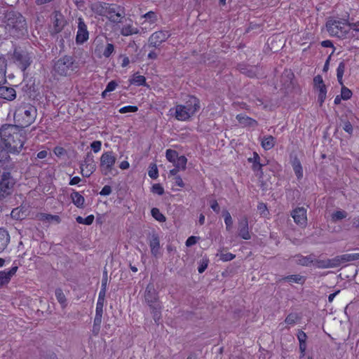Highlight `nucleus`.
Returning <instances> with one entry per match:
<instances>
[{"mask_svg":"<svg viewBox=\"0 0 359 359\" xmlns=\"http://www.w3.org/2000/svg\"><path fill=\"white\" fill-rule=\"evenodd\" d=\"M37 116V110L30 104L23 103L16 107L13 118L15 126L24 129L33 123Z\"/></svg>","mask_w":359,"mask_h":359,"instance_id":"nucleus-1","label":"nucleus"},{"mask_svg":"<svg viewBox=\"0 0 359 359\" xmlns=\"http://www.w3.org/2000/svg\"><path fill=\"white\" fill-rule=\"evenodd\" d=\"M5 29L13 37L19 38L27 33L25 18L19 13L9 12L6 16Z\"/></svg>","mask_w":359,"mask_h":359,"instance_id":"nucleus-2","label":"nucleus"},{"mask_svg":"<svg viewBox=\"0 0 359 359\" xmlns=\"http://www.w3.org/2000/svg\"><path fill=\"white\" fill-rule=\"evenodd\" d=\"M200 109V102L194 96H190L184 104H177L170 111H174V116L178 121H187Z\"/></svg>","mask_w":359,"mask_h":359,"instance_id":"nucleus-3","label":"nucleus"},{"mask_svg":"<svg viewBox=\"0 0 359 359\" xmlns=\"http://www.w3.org/2000/svg\"><path fill=\"white\" fill-rule=\"evenodd\" d=\"M15 184L16 180L10 172L0 168V202L6 201L13 195Z\"/></svg>","mask_w":359,"mask_h":359,"instance_id":"nucleus-4","label":"nucleus"},{"mask_svg":"<svg viewBox=\"0 0 359 359\" xmlns=\"http://www.w3.org/2000/svg\"><path fill=\"white\" fill-rule=\"evenodd\" d=\"M77 68L78 65L73 57L65 55L54 62L53 72L55 76H67Z\"/></svg>","mask_w":359,"mask_h":359,"instance_id":"nucleus-5","label":"nucleus"},{"mask_svg":"<svg viewBox=\"0 0 359 359\" xmlns=\"http://www.w3.org/2000/svg\"><path fill=\"white\" fill-rule=\"evenodd\" d=\"M348 21L347 19H342V21L340 20H330L327 22L326 27L327 31L332 36H335L339 38H350L354 37L355 35L352 32H350L349 30H346L344 25L348 27Z\"/></svg>","mask_w":359,"mask_h":359,"instance_id":"nucleus-6","label":"nucleus"},{"mask_svg":"<svg viewBox=\"0 0 359 359\" xmlns=\"http://www.w3.org/2000/svg\"><path fill=\"white\" fill-rule=\"evenodd\" d=\"M144 298L146 302L149 304L151 309H153L154 319L156 322H157V320H158L160 318L161 306L157 302V293L153 285H147L144 292Z\"/></svg>","mask_w":359,"mask_h":359,"instance_id":"nucleus-7","label":"nucleus"},{"mask_svg":"<svg viewBox=\"0 0 359 359\" xmlns=\"http://www.w3.org/2000/svg\"><path fill=\"white\" fill-rule=\"evenodd\" d=\"M124 8L116 4H109L107 10V18L114 23H121L125 18Z\"/></svg>","mask_w":359,"mask_h":359,"instance_id":"nucleus-8","label":"nucleus"},{"mask_svg":"<svg viewBox=\"0 0 359 359\" xmlns=\"http://www.w3.org/2000/svg\"><path fill=\"white\" fill-rule=\"evenodd\" d=\"M116 161V156L112 151H106L100 157V170L104 175H108L112 170Z\"/></svg>","mask_w":359,"mask_h":359,"instance_id":"nucleus-9","label":"nucleus"},{"mask_svg":"<svg viewBox=\"0 0 359 359\" xmlns=\"http://www.w3.org/2000/svg\"><path fill=\"white\" fill-rule=\"evenodd\" d=\"M13 59L18 67L25 71L32 63V57L29 53L23 50H15L13 53Z\"/></svg>","mask_w":359,"mask_h":359,"instance_id":"nucleus-10","label":"nucleus"},{"mask_svg":"<svg viewBox=\"0 0 359 359\" xmlns=\"http://www.w3.org/2000/svg\"><path fill=\"white\" fill-rule=\"evenodd\" d=\"M81 173L83 177H90L95 170L93 156L88 153L85 160L80 163Z\"/></svg>","mask_w":359,"mask_h":359,"instance_id":"nucleus-11","label":"nucleus"},{"mask_svg":"<svg viewBox=\"0 0 359 359\" xmlns=\"http://www.w3.org/2000/svg\"><path fill=\"white\" fill-rule=\"evenodd\" d=\"M167 31H158L153 33L149 39V46L151 47H158L163 42L165 41L170 36Z\"/></svg>","mask_w":359,"mask_h":359,"instance_id":"nucleus-12","label":"nucleus"},{"mask_svg":"<svg viewBox=\"0 0 359 359\" xmlns=\"http://www.w3.org/2000/svg\"><path fill=\"white\" fill-rule=\"evenodd\" d=\"M89 33L87 29V26L85 24L83 18H78V31L76 37V41L77 43H83L88 39Z\"/></svg>","mask_w":359,"mask_h":359,"instance_id":"nucleus-13","label":"nucleus"},{"mask_svg":"<svg viewBox=\"0 0 359 359\" xmlns=\"http://www.w3.org/2000/svg\"><path fill=\"white\" fill-rule=\"evenodd\" d=\"M313 84L314 87L319 91L318 101L322 104L326 98L327 89L320 75H317L314 77Z\"/></svg>","mask_w":359,"mask_h":359,"instance_id":"nucleus-14","label":"nucleus"},{"mask_svg":"<svg viewBox=\"0 0 359 359\" xmlns=\"http://www.w3.org/2000/svg\"><path fill=\"white\" fill-rule=\"evenodd\" d=\"M291 215L294 222L299 226H306L307 223L306 210L304 208H297L292 210Z\"/></svg>","mask_w":359,"mask_h":359,"instance_id":"nucleus-15","label":"nucleus"},{"mask_svg":"<svg viewBox=\"0 0 359 359\" xmlns=\"http://www.w3.org/2000/svg\"><path fill=\"white\" fill-rule=\"evenodd\" d=\"M149 245L151 249V255L155 257H158L161 255V245L158 234L153 233L149 236Z\"/></svg>","mask_w":359,"mask_h":359,"instance_id":"nucleus-16","label":"nucleus"},{"mask_svg":"<svg viewBox=\"0 0 359 359\" xmlns=\"http://www.w3.org/2000/svg\"><path fill=\"white\" fill-rule=\"evenodd\" d=\"M238 236L245 240L251 238L248 228V220L246 217H244L238 222Z\"/></svg>","mask_w":359,"mask_h":359,"instance_id":"nucleus-17","label":"nucleus"},{"mask_svg":"<svg viewBox=\"0 0 359 359\" xmlns=\"http://www.w3.org/2000/svg\"><path fill=\"white\" fill-rule=\"evenodd\" d=\"M351 262L348 254H344L340 256H337L332 259L328 260V263L323 266L327 267H337L341 264Z\"/></svg>","mask_w":359,"mask_h":359,"instance_id":"nucleus-18","label":"nucleus"},{"mask_svg":"<svg viewBox=\"0 0 359 359\" xmlns=\"http://www.w3.org/2000/svg\"><path fill=\"white\" fill-rule=\"evenodd\" d=\"M18 266H13L8 271H0V285H4L9 283L11 277L16 273Z\"/></svg>","mask_w":359,"mask_h":359,"instance_id":"nucleus-19","label":"nucleus"},{"mask_svg":"<svg viewBox=\"0 0 359 359\" xmlns=\"http://www.w3.org/2000/svg\"><path fill=\"white\" fill-rule=\"evenodd\" d=\"M0 97L7 100H13L16 97L15 90L11 87L0 86Z\"/></svg>","mask_w":359,"mask_h":359,"instance_id":"nucleus-20","label":"nucleus"},{"mask_svg":"<svg viewBox=\"0 0 359 359\" xmlns=\"http://www.w3.org/2000/svg\"><path fill=\"white\" fill-rule=\"evenodd\" d=\"M295 262L297 264L302 265V266H309L314 261V255H310L309 256H302L300 255H296L294 257Z\"/></svg>","mask_w":359,"mask_h":359,"instance_id":"nucleus-21","label":"nucleus"},{"mask_svg":"<svg viewBox=\"0 0 359 359\" xmlns=\"http://www.w3.org/2000/svg\"><path fill=\"white\" fill-rule=\"evenodd\" d=\"M10 241V236L7 231L0 229V252L4 251Z\"/></svg>","mask_w":359,"mask_h":359,"instance_id":"nucleus-22","label":"nucleus"},{"mask_svg":"<svg viewBox=\"0 0 359 359\" xmlns=\"http://www.w3.org/2000/svg\"><path fill=\"white\" fill-rule=\"evenodd\" d=\"M236 118L241 124L245 126H256L257 125V122L255 120L242 114L237 115Z\"/></svg>","mask_w":359,"mask_h":359,"instance_id":"nucleus-23","label":"nucleus"},{"mask_svg":"<svg viewBox=\"0 0 359 359\" xmlns=\"http://www.w3.org/2000/svg\"><path fill=\"white\" fill-rule=\"evenodd\" d=\"M286 281L288 283H296L299 284H303L305 281V278L304 276L295 274V275H290L280 279L279 281Z\"/></svg>","mask_w":359,"mask_h":359,"instance_id":"nucleus-24","label":"nucleus"},{"mask_svg":"<svg viewBox=\"0 0 359 359\" xmlns=\"http://www.w3.org/2000/svg\"><path fill=\"white\" fill-rule=\"evenodd\" d=\"M54 27L55 32H60L65 25V20L63 16L60 13H56L55 15Z\"/></svg>","mask_w":359,"mask_h":359,"instance_id":"nucleus-25","label":"nucleus"},{"mask_svg":"<svg viewBox=\"0 0 359 359\" xmlns=\"http://www.w3.org/2000/svg\"><path fill=\"white\" fill-rule=\"evenodd\" d=\"M71 198L72 200L73 203L78 208L83 207L85 199L82 195H81L79 192L74 191L71 194Z\"/></svg>","mask_w":359,"mask_h":359,"instance_id":"nucleus-26","label":"nucleus"},{"mask_svg":"<svg viewBox=\"0 0 359 359\" xmlns=\"http://www.w3.org/2000/svg\"><path fill=\"white\" fill-rule=\"evenodd\" d=\"M276 139L271 135H268L263 138L262 146L265 150H269L274 147Z\"/></svg>","mask_w":359,"mask_h":359,"instance_id":"nucleus-27","label":"nucleus"},{"mask_svg":"<svg viewBox=\"0 0 359 359\" xmlns=\"http://www.w3.org/2000/svg\"><path fill=\"white\" fill-rule=\"evenodd\" d=\"M107 6H109V4H95L93 6V10L94 11V12H95L96 13L100 15H105L106 16V14H107Z\"/></svg>","mask_w":359,"mask_h":359,"instance_id":"nucleus-28","label":"nucleus"},{"mask_svg":"<svg viewBox=\"0 0 359 359\" xmlns=\"http://www.w3.org/2000/svg\"><path fill=\"white\" fill-rule=\"evenodd\" d=\"M137 33V28L133 27L131 25H126L123 26L121 30V34L123 36H130Z\"/></svg>","mask_w":359,"mask_h":359,"instance_id":"nucleus-29","label":"nucleus"},{"mask_svg":"<svg viewBox=\"0 0 359 359\" xmlns=\"http://www.w3.org/2000/svg\"><path fill=\"white\" fill-rule=\"evenodd\" d=\"M55 297L58 302L60 304L62 308L66 307L67 306V299L63 293L62 290L60 288H57L55 292Z\"/></svg>","mask_w":359,"mask_h":359,"instance_id":"nucleus-30","label":"nucleus"},{"mask_svg":"<svg viewBox=\"0 0 359 359\" xmlns=\"http://www.w3.org/2000/svg\"><path fill=\"white\" fill-rule=\"evenodd\" d=\"M345 69H346V64L344 61H342L339 64V66L337 69V81L340 85L343 84V75H344Z\"/></svg>","mask_w":359,"mask_h":359,"instance_id":"nucleus-31","label":"nucleus"},{"mask_svg":"<svg viewBox=\"0 0 359 359\" xmlns=\"http://www.w3.org/2000/svg\"><path fill=\"white\" fill-rule=\"evenodd\" d=\"M292 167L297 177L298 178L302 177L303 175L302 167L300 161L297 158L292 161Z\"/></svg>","mask_w":359,"mask_h":359,"instance_id":"nucleus-32","label":"nucleus"},{"mask_svg":"<svg viewBox=\"0 0 359 359\" xmlns=\"http://www.w3.org/2000/svg\"><path fill=\"white\" fill-rule=\"evenodd\" d=\"M114 46L112 43H107L102 53L104 57L108 58L114 53Z\"/></svg>","mask_w":359,"mask_h":359,"instance_id":"nucleus-33","label":"nucleus"},{"mask_svg":"<svg viewBox=\"0 0 359 359\" xmlns=\"http://www.w3.org/2000/svg\"><path fill=\"white\" fill-rule=\"evenodd\" d=\"M187 162V158L184 156H180L176 159L175 163H173V165L180 170H184L186 169Z\"/></svg>","mask_w":359,"mask_h":359,"instance_id":"nucleus-34","label":"nucleus"},{"mask_svg":"<svg viewBox=\"0 0 359 359\" xmlns=\"http://www.w3.org/2000/svg\"><path fill=\"white\" fill-rule=\"evenodd\" d=\"M167 160L171 163H175L176 159L179 157L178 153L173 149H167L165 152Z\"/></svg>","mask_w":359,"mask_h":359,"instance_id":"nucleus-35","label":"nucleus"},{"mask_svg":"<svg viewBox=\"0 0 359 359\" xmlns=\"http://www.w3.org/2000/svg\"><path fill=\"white\" fill-rule=\"evenodd\" d=\"M347 215L348 213L345 210H338L332 215V220L335 222L346 218Z\"/></svg>","mask_w":359,"mask_h":359,"instance_id":"nucleus-36","label":"nucleus"},{"mask_svg":"<svg viewBox=\"0 0 359 359\" xmlns=\"http://www.w3.org/2000/svg\"><path fill=\"white\" fill-rule=\"evenodd\" d=\"M40 220L41 221H55L57 223H59L60 222V218L57 215H53L50 214H46L43 213L40 215Z\"/></svg>","mask_w":359,"mask_h":359,"instance_id":"nucleus-37","label":"nucleus"},{"mask_svg":"<svg viewBox=\"0 0 359 359\" xmlns=\"http://www.w3.org/2000/svg\"><path fill=\"white\" fill-rule=\"evenodd\" d=\"M151 215L158 222L165 221V217L156 208H153L151 210Z\"/></svg>","mask_w":359,"mask_h":359,"instance_id":"nucleus-38","label":"nucleus"},{"mask_svg":"<svg viewBox=\"0 0 359 359\" xmlns=\"http://www.w3.org/2000/svg\"><path fill=\"white\" fill-rule=\"evenodd\" d=\"M6 60L4 57H0V83L4 80L6 75Z\"/></svg>","mask_w":359,"mask_h":359,"instance_id":"nucleus-39","label":"nucleus"},{"mask_svg":"<svg viewBox=\"0 0 359 359\" xmlns=\"http://www.w3.org/2000/svg\"><path fill=\"white\" fill-rule=\"evenodd\" d=\"M146 82V79L144 76L135 74L131 81V83L137 86H144Z\"/></svg>","mask_w":359,"mask_h":359,"instance_id":"nucleus-40","label":"nucleus"},{"mask_svg":"<svg viewBox=\"0 0 359 359\" xmlns=\"http://www.w3.org/2000/svg\"><path fill=\"white\" fill-rule=\"evenodd\" d=\"M224 222L226 224V230L229 231L231 230L233 224V219L230 215V213L228 211L224 212Z\"/></svg>","mask_w":359,"mask_h":359,"instance_id":"nucleus-41","label":"nucleus"},{"mask_svg":"<svg viewBox=\"0 0 359 359\" xmlns=\"http://www.w3.org/2000/svg\"><path fill=\"white\" fill-rule=\"evenodd\" d=\"M341 86V98L344 100H347L350 99L352 96V92L346 86H344V83Z\"/></svg>","mask_w":359,"mask_h":359,"instance_id":"nucleus-42","label":"nucleus"},{"mask_svg":"<svg viewBox=\"0 0 359 359\" xmlns=\"http://www.w3.org/2000/svg\"><path fill=\"white\" fill-rule=\"evenodd\" d=\"M298 316L296 313H290L285 318V323L289 325H293L295 324Z\"/></svg>","mask_w":359,"mask_h":359,"instance_id":"nucleus-43","label":"nucleus"},{"mask_svg":"<svg viewBox=\"0 0 359 359\" xmlns=\"http://www.w3.org/2000/svg\"><path fill=\"white\" fill-rule=\"evenodd\" d=\"M148 175L151 179H156L158 177V171L156 165L153 164L150 165Z\"/></svg>","mask_w":359,"mask_h":359,"instance_id":"nucleus-44","label":"nucleus"},{"mask_svg":"<svg viewBox=\"0 0 359 359\" xmlns=\"http://www.w3.org/2000/svg\"><path fill=\"white\" fill-rule=\"evenodd\" d=\"M145 18V21H149L150 23H154L156 20V15L153 11H149L142 16Z\"/></svg>","mask_w":359,"mask_h":359,"instance_id":"nucleus-45","label":"nucleus"},{"mask_svg":"<svg viewBox=\"0 0 359 359\" xmlns=\"http://www.w3.org/2000/svg\"><path fill=\"white\" fill-rule=\"evenodd\" d=\"M208 262L209 260L206 258H203L202 259L200 260L199 266L198 268V271L200 273H202L203 272L205 271V270L207 269L208 266Z\"/></svg>","mask_w":359,"mask_h":359,"instance_id":"nucleus-46","label":"nucleus"},{"mask_svg":"<svg viewBox=\"0 0 359 359\" xmlns=\"http://www.w3.org/2000/svg\"><path fill=\"white\" fill-rule=\"evenodd\" d=\"M217 256H219V259L224 262L231 261L236 257L235 255L230 252L221 253L217 255Z\"/></svg>","mask_w":359,"mask_h":359,"instance_id":"nucleus-47","label":"nucleus"},{"mask_svg":"<svg viewBox=\"0 0 359 359\" xmlns=\"http://www.w3.org/2000/svg\"><path fill=\"white\" fill-rule=\"evenodd\" d=\"M138 110L136 106H126L119 109V113L126 114L128 112H136Z\"/></svg>","mask_w":359,"mask_h":359,"instance_id":"nucleus-48","label":"nucleus"},{"mask_svg":"<svg viewBox=\"0 0 359 359\" xmlns=\"http://www.w3.org/2000/svg\"><path fill=\"white\" fill-rule=\"evenodd\" d=\"M151 191L154 194H156L158 195L161 196L164 193V189L160 184H155L152 186Z\"/></svg>","mask_w":359,"mask_h":359,"instance_id":"nucleus-49","label":"nucleus"},{"mask_svg":"<svg viewBox=\"0 0 359 359\" xmlns=\"http://www.w3.org/2000/svg\"><path fill=\"white\" fill-rule=\"evenodd\" d=\"M343 129L349 135H352L353 131V126L349 121H344Z\"/></svg>","mask_w":359,"mask_h":359,"instance_id":"nucleus-50","label":"nucleus"},{"mask_svg":"<svg viewBox=\"0 0 359 359\" xmlns=\"http://www.w3.org/2000/svg\"><path fill=\"white\" fill-rule=\"evenodd\" d=\"M349 32L353 34V32H359V21L356 22L348 23Z\"/></svg>","mask_w":359,"mask_h":359,"instance_id":"nucleus-51","label":"nucleus"},{"mask_svg":"<svg viewBox=\"0 0 359 359\" xmlns=\"http://www.w3.org/2000/svg\"><path fill=\"white\" fill-rule=\"evenodd\" d=\"M103 302H97L96 309H95V315L102 316L103 313Z\"/></svg>","mask_w":359,"mask_h":359,"instance_id":"nucleus-52","label":"nucleus"},{"mask_svg":"<svg viewBox=\"0 0 359 359\" xmlns=\"http://www.w3.org/2000/svg\"><path fill=\"white\" fill-rule=\"evenodd\" d=\"M101 142L94 141L91 143L90 147L95 153L98 152L101 149Z\"/></svg>","mask_w":359,"mask_h":359,"instance_id":"nucleus-53","label":"nucleus"},{"mask_svg":"<svg viewBox=\"0 0 359 359\" xmlns=\"http://www.w3.org/2000/svg\"><path fill=\"white\" fill-rule=\"evenodd\" d=\"M198 240V237L192 236L187 238L185 244L187 247H190L196 244Z\"/></svg>","mask_w":359,"mask_h":359,"instance_id":"nucleus-54","label":"nucleus"},{"mask_svg":"<svg viewBox=\"0 0 359 359\" xmlns=\"http://www.w3.org/2000/svg\"><path fill=\"white\" fill-rule=\"evenodd\" d=\"M118 83L115 81H111L106 87V91L111 92L116 89Z\"/></svg>","mask_w":359,"mask_h":359,"instance_id":"nucleus-55","label":"nucleus"},{"mask_svg":"<svg viewBox=\"0 0 359 359\" xmlns=\"http://www.w3.org/2000/svg\"><path fill=\"white\" fill-rule=\"evenodd\" d=\"M306 338H307V336L305 332H304L302 330L298 332L297 339H298L299 343L306 342Z\"/></svg>","mask_w":359,"mask_h":359,"instance_id":"nucleus-56","label":"nucleus"},{"mask_svg":"<svg viewBox=\"0 0 359 359\" xmlns=\"http://www.w3.org/2000/svg\"><path fill=\"white\" fill-rule=\"evenodd\" d=\"M111 193V188L109 185H105L100 191V195L109 196Z\"/></svg>","mask_w":359,"mask_h":359,"instance_id":"nucleus-57","label":"nucleus"},{"mask_svg":"<svg viewBox=\"0 0 359 359\" xmlns=\"http://www.w3.org/2000/svg\"><path fill=\"white\" fill-rule=\"evenodd\" d=\"M210 207L213 210V211L215 212L216 213L219 212L220 208H219V204L217 202V201H215V200L211 201H210Z\"/></svg>","mask_w":359,"mask_h":359,"instance_id":"nucleus-58","label":"nucleus"},{"mask_svg":"<svg viewBox=\"0 0 359 359\" xmlns=\"http://www.w3.org/2000/svg\"><path fill=\"white\" fill-rule=\"evenodd\" d=\"M106 291H107V289L101 288V290L99 292V295H98V299H97L98 302H104Z\"/></svg>","mask_w":359,"mask_h":359,"instance_id":"nucleus-59","label":"nucleus"},{"mask_svg":"<svg viewBox=\"0 0 359 359\" xmlns=\"http://www.w3.org/2000/svg\"><path fill=\"white\" fill-rule=\"evenodd\" d=\"M173 180L175 185H177L180 187H183L184 186L182 179L180 176H175L173 178Z\"/></svg>","mask_w":359,"mask_h":359,"instance_id":"nucleus-60","label":"nucleus"},{"mask_svg":"<svg viewBox=\"0 0 359 359\" xmlns=\"http://www.w3.org/2000/svg\"><path fill=\"white\" fill-rule=\"evenodd\" d=\"M306 349V342L299 343V350L301 352L300 358H302L305 355V351Z\"/></svg>","mask_w":359,"mask_h":359,"instance_id":"nucleus-61","label":"nucleus"},{"mask_svg":"<svg viewBox=\"0 0 359 359\" xmlns=\"http://www.w3.org/2000/svg\"><path fill=\"white\" fill-rule=\"evenodd\" d=\"M94 220V216L93 215H90L88 216L87 217L84 218L83 219V224L86 225H90Z\"/></svg>","mask_w":359,"mask_h":359,"instance_id":"nucleus-62","label":"nucleus"},{"mask_svg":"<svg viewBox=\"0 0 359 359\" xmlns=\"http://www.w3.org/2000/svg\"><path fill=\"white\" fill-rule=\"evenodd\" d=\"M102 316L95 315L94 318L93 325L100 326L102 323Z\"/></svg>","mask_w":359,"mask_h":359,"instance_id":"nucleus-63","label":"nucleus"},{"mask_svg":"<svg viewBox=\"0 0 359 359\" xmlns=\"http://www.w3.org/2000/svg\"><path fill=\"white\" fill-rule=\"evenodd\" d=\"M263 166V164L260 163L259 162H257V163H253L252 170L255 172H258L259 170H261L262 169Z\"/></svg>","mask_w":359,"mask_h":359,"instance_id":"nucleus-64","label":"nucleus"}]
</instances>
